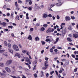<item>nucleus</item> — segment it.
<instances>
[{"mask_svg":"<svg viewBox=\"0 0 78 78\" xmlns=\"http://www.w3.org/2000/svg\"><path fill=\"white\" fill-rule=\"evenodd\" d=\"M12 48L14 50L16 51H19V48H18V46H17V45L16 44H13Z\"/></svg>","mask_w":78,"mask_h":78,"instance_id":"1","label":"nucleus"},{"mask_svg":"<svg viewBox=\"0 0 78 78\" xmlns=\"http://www.w3.org/2000/svg\"><path fill=\"white\" fill-rule=\"evenodd\" d=\"M24 59L26 61H27V62H28L29 64H31V62H30V58H29L26 57L24 58Z\"/></svg>","mask_w":78,"mask_h":78,"instance_id":"2","label":"nucleus"},{"mask_svg":"<svg viewBox=\"0 0 78 78\" xmlns=\"http://www.w3.org/2000/svg\"><path fill=\"white\" fill-rule=\"evenodd\" d=\"M12 62V61L11 60H9L7 61L6 63V66H9L11 64Z\"/></svg>","mask_w":78,"mask_h":78,"instance_id":"3","label":"nucleus"},{"mask_svg":"<svg viewBox=\"0 0 78 78\" xmlns=\"http://www.w3.org/2000/svg\"><path fill=\"white\" fill-rule=\"evenodd\" d=\"M48 63V62L46 61L44 65L45 67H44L42 68L43 69H44V70H46V69H47V68L48 67V64H47Z\"/></svg>","mask_w":78,"mask_h":78,"instance_id":"4","label":"nucleus"},{"mask_svg":"<svg viewBox=\"0 0 78 78\" xmlns=\"http://www.w3.org/2000/svg\"><path fill=\"white\" fill-rule=\"evenodd\" d=\"M5 69L7 72H9V73L11 72V70L9 68L6 67L5 68Z\"/></svg>","mask_w":78,"mask_h":78,"instance_id":"5","label":"nucleus"},{"mask_svg":"<svg viewBox=\"0 0 78 78\" xmlns=\"http://www.w3.org/2000/svg\"><path fill=\"white\" fill-rule=\"evenodd\" d=\"M65 19L66 21H68L69 20H70L71 19L69 16H67L65 17Z\"/></svg>","mask_w":78,"mask_h":78,"instance_id":"6","label":"nucleus"},{"mask_svg":"<svg viewBox=\"0 0 78 78\" xmlns=\"http://www.w3.org/2000/svg\"><path fill=\"white\" fill-rule=\"evenodd\" d=\"M0 25H3V27H6V23L5 22L0 23Z\"/></svg>","mask_w":78,"mask_h":78,"instance_id":"7","label":"nucleus"},{"mask_svg":"<svg viewBox=\"0 0 78 78\" xmlns=\"http://www.w3.org/2000/svg\"><path fill=\"white\" fill-rule=\"evenodd\" d=\"M73 37H75V38H77L78 37V34H73Z\"/></svg>","mask_w":78,"mask_h":78,"instance_id":"8","label":"nucleus"},{"mask_svg":"<svg viewBox=\"0 0 78 78\" xmlns=\"http://www.w3.org/2000/svg\"><path fill=\"white\" fill-rule=\"evenodd\" d=\"M28 39H29V40H32V37H31V35H29V37H28Z\"/></svg>","mask_w":78,"mask_h":78,"instance_id":"9","label":"nucleus"},{"mask_svg":"<svg viewBox=\"0 0 78 78\" xmlns=\"http://www.w3.org/2000/svg\"><path fill=\"white\" fill-rule=\"evenodd\" d=\"M62 3H57L56 4V5L57 6H61V5H62Z\"/></svg>","mask_w":78,"mask_h":78,"instance_id":"10","label":"nucleus"},{"mask_svg":"<svg viewBox=\"0 0 78 78\" xmlns=\"http://www.w3.org/2000/svg\"><path fill=\"white\" fill-rule=\"evenodd\" d=\"M16 56H17L18 57V58H20V57L19 56V54L18 53H16V54H15V57Z\"/></svg>","mask_w":78,"mask_h":78,"instance_id":"11","label":"nucleus"},{"mask_svg":"<svg viewBox=\"0 0 78 78\" xmlns=\"http://www.w3.org/2000/svg\"><path fill=\"white\" fill-rule=\"evenodd\" d=\"M8 50H9V52H10L11 53H12V54L13 53V51L12 49H11L9 48Z\"/></svg>","mask_w":78,"mask_h":78,"instance_id":"12","label":"nucleus"},{"mask_svg":"<svg viewBox=\"0 0 78 78\" xmlns=\"http://www.w3.org/2000/svg\"><path fill=\"white\" fill-rule=\"evenodd\" d=\"M48 17V15H47L46 14H44L43 15V17L44 18V19H45L46 18V17Z\"/></svg>","mask_w":78,"mask_h":78,"instance_id":"13","label":"nucleus"},{"mask_svg":"<svg viewBox=\"0 0 78 78\" xmlns=\"http://www.w3.org/2000/svg\"><path fill=\"white\" fill-rule=\"evenodd\" d=\"M2 72H3V73H3L4 74V75H5V76H6V71H5V70H2Z\"/></svg>","mask_w":78,"mask_h":78,"instance_id":"14","label":"nucleus"},{"mask_svg":"<svg viewBox=\"0 0 78 78\" xmlns=\"http://www.w3.org/2000/svg\"><path fill=\"white\" fill-rule=\"evenodd\" d=\"M15 5L16 6V9H17V8H18V6H18V5H17V2H15Z\"/></svg>","mask_w":78,"mask_h":78,"instance_id":"15","label":"nucleus"},{"mask_svg":"<svg viewBox=\"0 0 78 78\" xmlns=\"http://www.w3.org/2000/svg\"><path fill=\"white\" fill-rule=\"evenodd\" d=\"M4 44L5 46H7L8 45V43H7V42H6V41H5Z\"/></svg>","mask_w":78,"mask_h":78,"instance_id":"16","label":"nucleus"},{"mask_svg":"<svg viewBox=\"0 0 78 78\" xmlns=\"http://www.w3.org/2000/svg\"><path fill=\"white\" fill-rule=\"evenodd\" d=\"M41 77H42V76H44V72L43 71H41Z\"/></svg>","mask_w":78,"mask_h":78,"instance_id":"17","label":"nucleus"},{"mask_svg":"<svg viewBox=\"0 0 78 78\" xmlns=\"http://www.w3.org/2000/svg\"><path fill=\"white\" fill-rule=\"evenodd\" d=\"M35 39L36 41H39V37H36Z\"/></svg>","mask_w":78,"mask_h":78,"instance_id":"18","label":"nucleus"},{"mask_svg":"<svg viewBox=\"0 0 78 78\" xmlns=\"http://www.w3.org/2000/svg\"><path fill=\"white\" fill-rule=\"evenodd\" d=\"M67 40L68 41H69V42H72V39L70 38H68Z\"/></svg>","mask_w":78,"mask_h":78,"instance_id":"19","label":"nucleus"},{"mask_svg":"<svg viewBox=\"0 0 78 78\" xmlns=\"http://www.w3.org/2000/svg\"><path fill=\"white\" fill-rule=\"evenodd\" d=\"M0 75H1L2 76H5V75L3 73H0Z\"/></svg>","mask_w":78,"mask_h":78,"instance_id":"20","label":"nucleus"},{"mask_svg":"<svg viewBox=\"0 0 78 78\" xmlns=\"http://www.w3.org/2000/svg\"><path fill=\"white\" fill-rule=\"evenodd\" d=\"M50 51L51 53H53V49L52 48H51L50 50Z\"/></svg>","mask_w":78,"mask_h":78,"instance_id":"21","label":"nucleus"},{"mask_svg":"<svg viewBox=\"0 0 78 78\" xmlns=\"http://www.w3.org/2000/svg\"><path fill=\"white\" fill-rule=\"evenodd\" d=\"M43 26L45 28H47V26H48V25H47V24H45L43 25Z\"/></svg>","mask_w":78,"mask_h":78,"instance_id":"22","label":"nucleus"},{"mask_svg":"<svg viewBox=\"0 0 78 78\" xmlns=\"http://www.w3.org/2000/svg\"><path fill=\"white\" fill-rule=\"evenodd\" d=\"M56 4H51L50 6V8H52V7H53Z\"/></svg>","mask_w":78,"mask_h":78,"instance_id":"23","label":"nucleus"},{"mask_svg":"<svg viewBox=\"0 0 78 78\" xmlns=\"http://www.w3.org/2000/svg\"><path fill=\"white\" fill-rule=\"evenodd\" d=\"M18 19V20H20V19H19V16H16V18H15V19L16 20H17V19Z\"/></svg>","mask_w":78,"mask_h":78,"instance_id":"24","label":"nucleus"},{"mask_svg":"<svg viewBox=\"0 0 78 78\" xmlns=\"http://www.w3.org/2000/svg\"><path fill=\"white\" fill-rule=\"evenodd\" d=\"M22 52L23 53H27V50H23Z\"/></svg>","mask_w":78,"mask_h":78,"instance_id":"25","label":"nucleus"},{"mask_svg":"<svg viewBox=\"0 0 78 78\" xmlns=\"http://www.w3.org/2000/svg\"><path fill=\"white\" fill-rule=\"evenodd\" d=\"M37 64V61L36 60L33 62V65H35Z\"/></svg>","mask_w":78,"mask_h":78,"instance_id":"26","label":"nucleus"},{"mask_svg":"<svg viewBox=\"0 0 78 78\" xmlns=\"http://www.w3.org/2000/svg\"><path fill=\"white\" fill-rule=\"evenodd\" d=\"M66 34V31H64V32H62V34L63 36H64Z\"/></svg>","mask_w":78,"mask_h":78,"instance_id":"27","label":"nucleus"},{"mask_svg":"<svg viewBox=\"0 0 78 78\" xmlns=\"http://www.w3.org/2000/svg\"><path fill=\"white\" fill-rule=\"evenodd\" d=\"M8 47L9 48H11V44H8Z\"/></svg>","mask_w":78,"mask_h":78,"instance_id":"28","label":"nucleus"},{"mask_svg":"<svg viewBox=\"0 0 78 78\" xmlns=\"http://www.w3.org/2000/svg\"><path fill=\"white\" fill-rule=\"evenodd\" d=\"M41 31H44L45 30V28L44 27H42L41 28Z\"/></svg>","mask_w":78,"mask_h":78,"instance_id":"29","label":"nucleus"},{"mask_svg":"<svg viewBox=\"0 0 78 78\" xmlns=\"http://www.w3.org/2000/svg\"><path fill=\"white\" fill-rule=\"evenodd\" d=\"M3 65H4V64H3V63H1L0 64V66H1V67H3Z\"/></svg>","mask_w":78,"mask_h":78,"instance_id":"30","label":"nucleus"},{"mask_svg":"<svg viewBox=\"0 0 78 78\" xmlns=\"http://www.w3.org/2000/svg\"><path fill=\"white\" fill-rule=\"evenodd\" d=\"M68 29L69 30H72V26H69V27H68Z\"/></svg>","mask_w":78,"mask_h":78,"instance_id":"31","label":"nucleus"},{"mask_svg":"<svg viewBox=\"0 0 78 78\" xmlns=\"http://www.w3.org/2000/svg\"><path fill=\"white\" fill-rule=\"evenodd\" d=\"M57 59H58V57H55L54 59V60L55 61H56V60H57Z\"/></svg>","mask_w":78,"mask_h":78,"instance_id":"32","label":"nucleus"},{"mask_svg":"<svg viewBox=\"0 0 78 78\" xmlns=\"http://www.w3.org/2000/svg\"><path fill=\"white\" fill-rule=\"evenodd\" d=\"M46 77L48 78L49 75V74H48V73H46Z\"/></svg>","mask_w":78,"mask_h":78,"instance_id":"33","label":"nucleus"},{"mask_svg":"<svg viewBox=\"0 0 78 78\" xmlns=\"http://www.w3.org/2000/svg\"><path fill=\"white\" fill-rule=\"evenodd\" d=\"M29 2V5H31L32 4V2H31V0H30Z\"/></svg>","mask_w":78,"mask_h":78,"instance_id":"34","label":"nucleus"},{"mask_svg":"<svg viewBox=\"0 0 78 78\" xmlns=\"http://www.w3.org/2000/svg\"><path fill=\"white\" fill-rule=\"evenodd\" d=\"M71 18L72 19V20H74V19H75V17L74 16H71Z\"/></svg>","mask_w":78,"mask_h":78,"instance_id":"35","label":"nucleus"},{"mask_svg":"<svg viewBox=\"0 0 78 78\" xmlns=\"http://www.w3.org/2000/svg\"><path fill=\"white\" fill-rule=\"evenodd\" d=\"M54 30H55V29H53V28L51 30H50V33L51 32H53V31H54Z\"/></svg>","mask_w":78,"mask_h":78,"instance_id":"36","label":"nucleus"},{"mask_svg":"<svg viewBox=\"0 0 78 78\" xmlns=\"http://www.w3.org/2000/svg\"><path fill=\"white\" fill-rule=\"evenodd\" d=\"M18 2L19 3H22V1L21 0H18Z\"/></svg>","mask_w":78,"mask_h":78,"instance_id":"37","label":"nucleus"},{"mask_svg":"<svg viewBox=\"0 0 78 78\" xmlns=\"http://www.w3.org/2000/svg\"><path fill=\"white\" fill-rule=\"evenodd\" d=\"M41 42L42 45H44L45 44V43L43 41H41Z\"/></svg>","mask_w":78,"mask_h":78,"instance_id":"38","label":"nucleus"},{"mask_svg":"<svg viewBox=\"0 0 78 78\" xmlns=\"http://www.w3.org/2000/svg\"><path fill=\"white\" fill-rule=\"evenodd\" d=\"M46 33H49V32H50V30H49V29H48L47 31H46Z\"/></svg>","mask_w":78,"mask_h":78,"instance_id":"39","label":"nucleus"},{"mask_svg":"<svg viewBox=\"0 0 78 78\" xmlns=\"http://www.w3.org/2000/svg\"><path fill=\"white\" fill-rule=\"evenodd\" d=\"M19 69L20 70H21V69H23L24 68H22V66H20L19 67Z\"/></svg>","mask_w":78,"mask_h":78,"instance_id":"40","label":"nucleus"},{"mask_svg":"<svg viewBox=\"0 0 78 78\" xmlns=\"http://www.w3.org/2000/svg\"><path fill=\"white\" fill-rule=\"evenodd\" d=\"M61 60L62 61L64 62L66 61V59H62Z\"/></svg>","mask_w":78,"mask_h":78,"instance_id":"41","label":"nucleus"},{"mask_svg":"<svg viewBox=\"0 0 78 78\" xmlns=\"http://www.w3.org/2000/svg\"><path fill=\"white\" fill-rule=\"evenodd\" d=\"M50 41V39H49L48 38L46 40V42H49V41Z\"/></svg>","mask_w":78,"mask_h":78,"instance_id":"42","label":"nucleus"},{"mask_svg":"<svg viewBox=\"0 0 78 78\" xmlns=\"http://www.w3.org/2000/svg\"><path fill=\"white\" fill-rule=\"evenodd\" d=\"M54 72H55L54 71H52V72H51L50 73V75H52V74L53 73H54Z\"/></svg>","mask_w":78,"mask_h":78,"instance_id":"43","label":"nucleus"},{"mask_svg":"<svg viewBox=\"0 0 78 78\" xmlns=\"http://www.w3.org/2000/svg\"><path fill=\"white\" fill-rule=\"evenodd\" d=\"M5 51V50H0V53H2V52H4Z\"/></svg>","mask_w":78,"mask_h":78,"instance_id":"44","label":"nucleus"},{"mask_svg":"<svg viewBox=\"0 0 78 78\" xmlns=\"http://www.w3.org/2000/svg\"><path fill=\"white\" fill-rule=\"evenodd\" d=\"M34 76L35 78H36L37 76V74L36 73L34 74Z\"/></svg>","mask_w":78,"mask_h":78,"instance_id":"45","label":"nucleus"},{"mask_svg":"<svg viewBox=\"0 0 78 78\" xmlns=\"http://www.w3.org/2000/svg\"><path fill=\"white\" fill-rule=\"evenodd\" d=\"M13 15H14V13H11V17H13Z\"/></svg>","mask_w":78,"mask_h":78,"instance_id":"46","label":"nucleus"},{"mask_svg":"<svg viewBox=\"0 0 78 78\" xmlns=\"http://www.w3.org/2000/svg\"><path fill=\"white\" fill-rule=\"evenodd\" d=\"M55 72L56 73L57 76H58V71H57L56 70L55 71Z\"/></svg>","mask_w":78,"mask_h":78,"instance_id":"47","label":"nucleus"},{"mask_svg":"<svg viewBox=\"0 0 78 78\" xmlns=\"http://www.w3.org/2000/svg\"><path fill=\"white\" fill-rule=\"evenodd\" d=\"M59 15H57V19H59Z\"/></svg>","mask_w":78,"mask_h":78,"instance_id":"48","label":"nucleus"},{"mask_svg":"<svg viewBox=\"0 0 78 78\" xmlns=\"http://www.w3.org/2000/svg\"><path fill=\"white\" fill-rule=\"evenodd\" d=\"M72 56L73 58H75V56L73 54L72 55Z\"/></svg>","mask_w":78,"mask_h":78,"instance_id":"49","label":"nucleus"},{"mask_svg":"<svg viewBox=\"0 0 78 78\" xmlns=\"http://www.w3.org/2000/svg\"><path fill=\"white\" fill-rule=\"evenodd\" d=\"M56 41L58 42V41H59V38L57 37L56 39Z\"/></svg>","mask_w":78,"mask_h":78,"instance_id":"50","label":"nucleus"},{"mask_svg":"<svg viewBox=\"0 0 78 78\" xmlns=\"http://www.w3.org/2000/svg\"><path fill=\"white\" fill-rule=\"evenodd\" d=\"M12 27H12V26H8V28H11V29H12Z\"/></svg>","mask_w":78,"mask_h":78,"instance_id":"51","label":"nucleus"},{"mask_svg":"<svg viewBox=\"0 0 78 78\" xmlns=\"http://www.w3.org/2000/svg\"><path fill=\"white\" fill-rule=\"evenodd\" d=\"M36 7V8H37V9H40V7L39 6H37Z\"/></svg>","mask_w":78,"mask_h":78,"instance_id":"52","label":"nucleus"},{"mask_svg":"<svg viewBox=\"0 0 78 78\" xmlns=\"http://www.w3.org/2000/svg\"><path fill=\"white\" fill-rule=\"evenodd\" d=\"M36 26L37 27H39V26H40V24L39 23H37L36 24Z\"/></svg>","mask_w":78,"mask_h":78,"instance_id":"53","label":"nucleus"},{"mask_svg":"<svg viewBox=\"0 0 78 78\" xmlns=\"http://www.w3.org/2000/svg\"><path fill=\"white\" fill-rule=\"evenodd\" d=\"M34 30V29H33V28H31L30 29V31H33V30Z\"/></svg>","mask_w":78,"mask_h":78,"instance_id":"54","label":"nucleus"},{"mask_svg":"<svg viewBox=\"0 0 78 78\" xmlns=\"http://www.w3.org/2000/svg\"><path fill=\"white\" fill-rule=\"evenodd\" d=\"M56 54H57V53L56 52H54L52 53L53 55H56Z\"/></svg>","mask_w":78,"mask_h":78,"instance_id":"55","label":"nucleus"},{"mask_svg":"<svg viewBox=\"0 0 78 78\" xmlns=\"http://www.w3.org/2000/svg\"><path fill=\"white\" fill-rule=\"evenodd\" d=\"M48 16L50 17H52V16L51 15V14H49L48 15Z\"/></svg>","mask_w":78,"mask_h":78,"instance_id":"56","label":"nucleus"},{"mask_svg":"<svg viewBox=\"0 0 78 78\" xmlns=\"http://www.w3.org/2000/svg\"><path fill=\"white\" fill-rule=\"evenodd\" d=\"M10 76H11V77H12L13 78H16V76H12V75Z\"/></svg>","mask_w":78,"mask_h":78,"instance_id":"57","label":"nucleus"},{"mask_svg":"<svg viewBox=\"0 0 78 78\" xmlns=\"http://www.w3.org/2000/svg\"><path fill=\"white\" fill-rule=\"evenodd\" d=\"M3 8H4V9H6V5H4Z\"/></svg>","mask_w":78,"mask_h":78,"instance_id":"58","label":"nucleus"},{"mask_svg":"<svg viewBox=\"0 0 78 78\" xmlns=\"http://www.w3.org/2000/svg\"><path fill=\"white\" fill-rule=\"evenodd\" d=\"M45 59L46 61H48V58L46 57Z\"/></svg>","mask_w":78,"mask_h":78,"instance_id":"59","label":"nucleus"},{"mask_svg":"<svg viewBox=\"0 0 78 78\" xmlns=\"http://www.w3.org/2000/svg\"><path fill=\"white\" fill-rule=\"evenodd\" d=\"M3 54L4 55H5V56H8V55H7L6 53H3Z\"/></svg>","mask_w":78,"mask_h":78,"instance_id":"60","label":"nucleus"},{"mask_svg":"<svg viewBox=\"0 0 78 78\" xmlns=\"http://www.w3.org/2000/svg\"><path fill=\"white\" fill-rule=\"evenodd\" d=\"M77 68H76L75 69H74V72H76L77 71Z\"/></svg>","mask_w":78,"mask_h":78,"instance_id":"61","label":"nucleus"},{"mask_svg":"<svg viewBox=\"0 0 78 78\" xmlns=\"http://www.w3.org/2000/svg\"><path fill=\"white\" fill-rule=\"evenodd\" d=\"M28 9L29 10H31L32 9L31 8V7L29 8Z\"/></svg>","mask_w":78,"mask_h":78,"instance_id":"62","label":"nucleus"},{"mask_svg":"<svg viewBox=\"0 0 78 78\" xmlns=\"http://www.w3.org/2000/svg\"><path fill=\"white\" fill-rule=\"evenodd\" d=\"M57 51H58V49H55L54 50V51H55V52H57Z\"/></svg>","mask_w":78,"mask_h":78,"instance_id":"63","label":"nucleus"},{"mask_svg":"<svg viewBox=\"0 0 78 78\" xmlns=\"http://www.w3.org/2000/svg\"><path fill=\"white\" fill-rule=\"evenodd\" d=\"M12 37H14V34H12Z\"/></svg>","mask_w":78,"mask_h":78,"instance_id":"64","label":"nucleus"}]
</instances>
